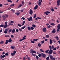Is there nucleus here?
Segmentation results:
<instances>
[{
	"label": "nucleus",
	"mask_w": 60,
	"mask_h": 60,
	"mask_svg": "<svg viewBox=\"0 0 60 60\" xmlns=\"http://www.w3.org/2000/svg\"><path fill=\"white\" fill-rule=\"evenodd\" d=\"M41 56L42 57H43L44 58H45L46 56V55L43 53H41Z\"/></svg>",
	"instance_id": "f257e3e1"
},
{
	"label": "nucleus",
	"mask_w": 60,
	"mask_h": 60,
	"mask_svg": "<svg viewBox=\"0 0 60 60\" xmlns=\"http://www.w3.org/2000/svg\"><path fill=\"white\" fill-rule=\"evenodd\" d=\"M27 19L28 20V21H32L33 20V17H30V18H27Z\"/></svg>",
	"instance_id": "f03ea898"
},
{
	"label": "nucleus",
	"mask_w": 60,
	"mask_h": 60,
	"mask_svg": "<svg viewBox=\"0 0 60 60\" xmlns=\"http://www.w3.org/2000/svg\"><path fill=\"white\" fill-rule=\"evenodd\" d=\"M57 5L58 6H59L60 5V0H57Z\"/></svg>",
	"instance_id": "7ed1b4c3"
},
{
	"label": "nucleus",
	"mask_w": 60,
	"mask_h": 60,
	"mask_svg": "<svg viewBox=\"0 0 60 60\" xmlns=\"http://www.w3.org/2000/svg\"><path fill=\"white\" fill-rule=\"evenodd\" d=\"M46 28L45 27H44L42 29V30L43 31V32H45L46 31Z\"/></svg>",
	"instance_id": "20e7f679"
},
{
	"label": "nucleus",
	"mask_w": 60,
	"mask_h": 60,
	"mask_svg": "<svg viewBox=\"0 0 60 60\" xmlns=\"http://www.w3.org/2000/svg\"><path fill=\"white\" fill-rule=\"evenodd\" d=\"M33 13V11L31 9H30V15H32Z\"/></svg>",
	"instance_id": "39448f33"
},
{
	"label": "nucleus",
	"mask_w": 60,
	"mask_h": 60,
	"mask_svg": "<svg viewBox=\"0 0 60 60\" xmlns=\"http://www.w3.org/2000/svg\"><path fill=\"white\" fill-rule=\"evenodd\" d=\"M38 5H37L35 7H34V10H36L38 9Z\"/></svg>",
	"instance_id": "423d86ee"
},
{
	"label": "nucleus",
	"mask_w": 60,
	"mask_h": 60,
	"mask_svg": "<svg viewBox=\"0 0 60 60\" xmlns=\"http://www.w3.org/2000/svg\"><path fill=\"white\" fill-rule=\"evenodd\" d=\"M53 52V50H52L51 49L49 51V54H52Z\"/></svg>",
	"instance_id": "0eeeda50"
},
{
	"label": "nucleus",
	"mask_w": 60,
	"mask_h": 60,
	"mask_svg": "<svg viewBox=\"0 0 60 60\" xmlns=\"http://www.w3.org/2000/svg\"><path fill=\"white\" fill-rule=\"evenodd\" d=\"M49 56L50 57V59H51L53 57V56H52V55L51 54H49Z\"/></svg>",
	"instance_id": "6e6552de"
},
{
	"label": "nucleus",
	"mask_w": 60,
	"mask_h": 60,
	"mask_svg": "<svg viewBox=\"0 0 60 60\" xmlns=\"http://www.w3.org/2000/svg\"><path fill=\"white\" fill-rule=\"evenodd\" d=\"M8 30V29H5V30L4 31V33L5 34H7Z\"/></svg>",
	"instance_id": "1a4fd4ad"
},
{
	"label": "nucleus",
	"mask_w": 60,
	"mask_h": 60,
	"mask_svg": "<svg viewBox=\"0 0 60 60\" xmlns=\"http://www.w3.org/2000/svg\"><path fill=\"white\" fill-rule=\"evenodd\" d=\"M57 28L58 29H60V24H58V25L57 26Z\"/></svg>",
	"instance_id": "9d476101"
},
{
	"label": "nucleus",
	"mask_w": 60,
	"mask_h": 60,
	"mask_svg": "<svg viewBox=\"0 0 60 60\" xmlns=\"http://www.w3.org/2000/svg\"><path fill=\"white\" fill-rule=\"evenodd\" d=\"M15 47V46H12V45H11V48L12 49H15L14 48Z\"/></svg>",
	"instance_id": "9b49d317"
},
{
	"label": "nucleus",
	"mask_w": 60,
	"mask_h": 60,
	"mask_svg": "<svg viewBox=\"0 0 60 60\" xmlns=\"http://www.w3.org/2000/svg\"><path fill=\"white\" fill-rule=\"evenodd\" d=\"M51 10L52 11V12H53L54 11V9H53V8L52 7L51 8Z\"/></svg>",
	"instance_id": "f8f14e48"
},
{
	"label": "nucleus",
	"mask_w": 60,
	"mask_h": 60,
	"mask_svg": "<svg viewBox=\"0 0 60 60\" xmlns=\"http://www.w3.org/2000/svg\"><path fill=\"white\" fill-rule=\"evenodd\" d=\"M56 32V30L55 29H54L52 31V33H54Z\"/></svg>",
	"instance_id": "ddd939ff"
},
{
	"label": "nucleus",
	"mask_w": 60,
	"mask_h": 60,
	"mask_svg": "<svg viewBox=\"0 0 60 60\" xmlns=\"http://www.w3.org/2000/svg\"><path fill=\"white\" fill-rule=\"evenodd\" d=\"M11 32L13 33H15V30L14 29H13L12 30Z\"/></svg>",
	"instance_id": "4468645a"
},
{
	"label": "nucleus",
	"mask_w": 60,
	"mask_h": 60,
	"mask_svg": "<svg viewBox=\"0 0 60 60\" xmlns=\"http://www.w3.org/2000/svg\"><path fill=\"white\" fill-rule=\"evenodd\" d=\"M12 41V40L11 39V38H10V39L8 40V42H11Z\"/></svg>",
	"instance_id": "2eb2a0df"
},
{
	"label": "nucleus",
	"mask_w": 60,
	"mask_h": 60,
	"mask_svg": "<svg viewBox=\"0 0 60 60\" xmlns=\"http://www.w3.org/2000/svg\"><path fill=\"white\" fill-rule=\"evenodd\" d=\"M55 38L57 40H59V38L58 37L56 36V37H55Z\"/></svg>",
	"instance_id": "dca6fc26"
},
{
	"label": "nucleus",
	"mask_w": 60,
	"mask_h": 60,
	"mask_svg": "<svg viewBox=\"0 0 60 60\" xmlns=\"http://www.w3.org/2000/svg\"><path fill=\"white\" fill-rule=\"evenodd\" d=\"M2 17L4 19V20H5L6 19V17H5V16L4 15H3Z\"/></svg>",
	"instance_id": "f3484780"
},
{
	"label": "nucleus",
	"mask_w": 60,
	"mask_h": 60,
	"mask_svg": "<svg viewBox=\"0 0 60 60\" xmlns=\"http://www.w3.org/2000/svg\"><path fill=\"white\" fill-rule=\"evenodd\" d=\"M46 60H50L49 57V56L47 57L46 58Z\"/></svg>",
	"instance_id": "a211bd4d"
},
{
	"label": "nucleus",
	"mask_w": 60,
	"mask_h": 60,
	"mask_svg": "<svg viewBox=\"0 0 60 60\" xmlns=\"http://www.w3.org/2000/svg\"><path fill=\"white\" fill-rule=\"evenodd\" d=\"M38 46H39V47H41V44H40V43H38Z\"/></svg>",
	"instance_id": "6ab92c4d"
},
{
	"label": "nucleus",
	"mask_w": 60,
	"mask_h": 60,
	"mask_svg": "<svg viewBox=\"0 0 60 60\" xmlns=\"http://www.w3.org/2000/svg\"><path fill=\"white\" fill-rule=\"evenodd\" d=\"M25 38H23V39H21L19 41H22L25 40Z\"/></svg>",
	"instance_id": "aec40b11"
},
{
	"label": "nucleus",
	"mask_w": 60,
	"mask_h": 60,
	"mask_svg": "<svg viewBox=\"0 0 60 60\" xmlns=\"http://www.w3.org/2000/svg\"><path fill=\"white\" fill-rule=\"evenodd\" d=\"M52 60H55L56 59V58L54 57H52L51 59Z\"/></svg>",
	"instance_id": "412c9836"
},
{
	"label": "nucleus",
	"mask_w": 60,
	"mask_h": 60,
	"mask_svg": "<svg viewBox=\"0 0 60 60\" xmlns=\"http://www.w3.org/2000/svg\"><path fill=\"white\" fill-rule=\"evenodd\" d=\"M27 27H28V30H30L31 28L30 27V26H28Z\"/></svg>",
	"instance_id": "4be33fe9"
},
{
	"label": "nucleus",
	"mask_w": 60,
	"mask_h": 60,
	"mask_svg": "<svg viewBox=\"0 0 60 60\" xmlns=\"http://www.w3.org/2000/svg\"><path fill=\"white\" fill-rule=\"evenodd\" d=\"M38 56H39V57H40L41 56V53H39V54L38 55Z\"/></svg>",
	"instance_id": "5701e85b"
},
{
	"label": "nucleus",
	"mask_w": 60,
	"mask_h": 60,
	"mask_svg": "<svg viewBox=\"0 0 60 60\" xmlns=\"http://www.w3.org/2000/svg\"><path fill=\"white\" fill-rule=\"evenodd\" d=\"M8 40H7L6 41L5 44H7L8 43Z\"/></svg>",
	"instance_id": "b1692460"
},
{
	"label": "nucleus",
	"mask_w": 60,
	"mask_h": 60,
	"mask_svg": "<svg viewBox=\"0 0 60 60\" xmlns=\"http://www.w3.org/2000/svg\"><path fill=\"white\" fill-rule=\"evenodd\" d=\"M50 25H52L53 26H54L55 25V24H54V23H50Z\"/></svg>",
	"instance_id": "393cba45"
},
{
	"label": "nucleus",
	"mask_w": 60,
	"mask_h": 60,
	"mask_svg": "<svg viewBox=\"0 0 60 60\" xmlns=\"http://www.w3.org/2000/svg\"><path fill=\"white\" fill-rule=\"evenodd\" d=\"M0 42L1 44H3L4 41H0Z\"/></svg>",
	"instance_id": "a878e982"
},
{
	"label": "nucleus",
	"mask_w": 60,
	"mask_h": 60,
	"mask_svg": "<svg viewBox=\"0 0 60 60\" xmlns=\"http://www.w3.org/2000/svg\"><path fill=\"white\" fill-rule=\"evenodd\" d=\"M28 57H29L28 56L26 55V56H25V58H26V59H28Z\"/></svg>",
	"instance_id": "bb28decb"
},
{
	"label": "nucleus",
	"mask_w": 60,
	"mask_h": 60,
	"mask_svg": "<svg viewBox=\"0 0 60 60\" xmlns=\"http://www.w3.org/2000/svg\"><path fill=\"white\" fill-rule=\"evenodd\" d=\"M23 22L22 23V26L24 25V24H25V21H23Z\"/></svg>",
	"instance_id": "cd10ccee"
},
{
	"label": "nucleus",
	"mask_w": 60,
	"mask_h": 60,
	"mask_svg": "<svg viewBox=\"0 0 60 60\" xmlns=\"http://www.w3.org/2000/svg\"><path fill=\"white\" fill-rule=\"evenodd\" d=\"M40 51H41V52H44V51L43 50L41 49H40Z\"/></svg>",
	"instance_id": "c85d7f7f"
},
{
	"label": "nucleus",
	"mask_w": 60,
	"mask_h": 60,
	"mask_svg": "<svg viewBox=\"0 0 60 60\" xmlns=\"http://www.w3.org/2000/svg\"><path fill=\"white\" fill-rule=\"evenodd\" d=\"M50 44H51L52 43V41L51 39L50 40Z\"/></svg>",
	"instance_id": "c756f323"
},
{
	"label": "nucleus",
	"mask_w": 60,
	"mask_h": 60,
	"mask_svg": "<svg viewBox=\"0 0 60 60\" xmlns=\"http://www.w3.org/2000/svg\"><path fill=\"white\" fill-rule=\"evenodd\" d=\"M38 39H33V41H37L38 40Z\"/></svg>",
	"instance_id": "7c9ffc66"
},
{
	"label": "nucleus",
	"mask_w": 60,
	"mask_h": 60,
	"mask_svg": "<svg viewBox=\"0 0 60 60\" xmlns=\"http://www.w3.org/2000/svg\"><path fill=\"white\" fill-rule=\"evenodd\" d=\"M7 27H8V26L7 25H5L4 26V28H6Z\"/></svg>",
	"instance_id": "2f4dec72"
},
{
	"label": "nucleus",
	"mask_w": 60,
	"mask_h": 60,
	"mask_svg": "<svg viewBox=\"0 0 60 60\" xmlns=\"http://www.w3.org/2000/svg\"><path fill=\"white\" fill-rule=\"evenodd\" d=\"M12 30V29H10L8 31V32L9 33H10L11 31V30Z\"/></svg>",
	"instance_id": "473e14b6"
},
{
	"label": "nucleus",
	"mask_w": 60,
	"mask_h": 60,
	"mask_svg": "<svg viewBox=\"0 0 60 60\" xmlns=\"http://www.w3.org/2000/svg\"><path fill=\"white\" fill-rule=\"evenodd\" d=\"M41 3L38 2V6H40L41 5Z\"/></svg>",
	"instance_id": "72a5a7b5"
},
{
	"label": "nucleus",
	"mask_w": 60,
	"mask_h": 60,
	"mask_svg": "<svg viewBox=\"0 0 60 60\" xmlns=\"http://www.w3.org/2000/svg\"><path fill=\"white\" fill-rule=\"evenodd\" d=\"M11 54L12 56H15V55L13 53H11Z\"/></svg>",
	"instance_id": "f704fd0d"
},
{
	"label": "nucleus",
	"mask_w": 60,
	"mask_h": 60,
	"mask_svg": "<svg viewBox=\"0 0 60 60\" xmlns=\"http://www.w3.org/2000/svg\"><path fill=\"white\" fill-rule=\"evenodd\" d=\"M44 42V40H43L41 42V43L42 44H43Z\"/></svg>",
	"instance_id": "c9c22d12"
},
{
	"label": "nucleus",
	"mask_w": 60,
	"mask_h": 60,
	"mask_svg": "<svg viewBox=\"0 0 60 60\" xmlns=\"http://www.w3.org/2000/svg\"><path fill=\"white\" fill-rule=\"evenodd\" d=\"M49 49H48V50H47L46 51H45V52L46 53H48V52L49 51Z\"/></svg>",
	"instance_id": "e433bc0d"
},
{
	"label": "nucleus",
	"mask_w": 60,
	"mask_h": 60,
	"mask_svg": "<svg viewBox=\"0 0 60 60\" xmlns=\"http://www.w3.org/2000/svg\"><path fill=\"white\" fill-rule=\"evenodd\" d=\"M6 56L5 55H3L2 56V58H4V57H6Z\"/></svg>",
	"instance_id": "4c0bfd02"
},
{
	"label": "nucleus",
	"mask_w": 60,
	"mask_h": 60,
	"mask_svg": "<svg viewBox=\"0 0 60 60\" xmlns=\"http://www.w3.org/2000/svg\"><path fill=\"white\" fill-rule=\"evenodd\" d=\"M20 14V12L18 13V12H17V13L16 14L18 16Z\"/></svg>",
	"instance_id": "58836bf2"
},
{
	"label": "nucleus",
	"mask_w": 60,
	"mask_h": 60,
	"mask_svg": "<svg viewBox=\"0 0 60 60\" xmlns=\"http://www.w3.org/2000/svg\"><path fill=\"white\" fill-rule=\"evenodd\" d=\"M22 6V4H20V5H19V6L18 7L19 8H20L21 6Z\"/></svg>",
	"instance_id": "ea45409f"
},
{
	"label": "nucleus",
	"mask_w": 60,
	"mask_h": 60,
	"mask_svg": "<svg viewBox=\"0 0 60 60\" xmlns=\"http://www.w3.org/2000/svg\"><path fill=\"white\" fill-rule=\"evenodd\" d=\"M32 26H33V27H36V26L35 25H34V24H33L32 25Z\"/></svg>",
	"instance_id": "a19ab883"
},
{
	"label": "nucleus",
	"mask_w": 60,
	"mask_h": 60,
	"mask_svg": "<svg viewBox=\"0 0 60 60\" xmlns=\"http://www.w3.org/2000/svg\"><path fill=\"white\" fill-rule=\"evenodd\" d=\"M30 51V53H32V52H33V51H34V50H33V49H32Z\"/></svg>",
	"instance_id": "79ce46f5"
},
{
	"label": "nucleus",
	"mask_w": 60,
	"mask_h": 60,
	"mask_svg": "<svg viewBox=\"0 0 60 60\" xmlns=\"http://www.w3.org/2000/svg\"><path fill=\"white\" fill-rule=\"evenodd\" d=\"M26 27V26H24L23 27H22L21 29H23Z\"/></svg>",
	"instance_id": "37998d69"
},
{
	"label": "nucleus",
	"mask_w": 60,
	"mask_h": 60,
	"mask_svg": "<svg viewBox=\"0 0 60 60\" xmlns=\"http://www.w3.org/2000/svg\"><path fill=\"white\" fill-rule=\"evenodd\" d=\"M7 1L10 2H11V3L12 2L11 0H8Z\"/></svg>",
	"instance_id": "c03bdc74"
},
{
	"label": "nucleus",
	"mask_w": 60,
	"mask_h": 60,
	"mask_svg": "<svg viewBox=\"0 0 60 60\" xmlns=\"http://www.w3.org/2000/svg\"><path fill=\"white\" fill-rule=\"evenodd\" d=\"M30 42H31V43H35L34 41H33L32 40H30Z\"/></svg>",
	"instance_id": "a18cd8bd"
},
{
	"label": "nucleus",
	"mask_w": 60,
	"mask_h": 60,
	"mask_svg": "<svg viewBox=\"0 0 60 60\" xmlns=\"http://www.w3.org/2000/svg\"><path fill=\"white\" fill-rule=\"evenodd\" d=\"M16 52V51H14L13 52V53L15 55Z\"/></svg>",
	"instance_id": "49530a36"
},
{
	"label": "nucleus",
	"mask_w": 60,
	"mask_h": 60,
	"mask_svg": "<svg viewBox=\"0 0 60 60\" xmlns=\"http://www.w3.org/2000/svg\"><path fill=\"white\" fill-rule=\"evenodd\" d=\"M36 14H35V15H34V18H35L36 17Z\"/></svg>",
	"instance_id": "de8ad7c7"
},
{
	"label": "nucleus",
	"mask_w": 60,
	"mask_h": 60,
	"mask_svg": "<svg viewBox=\"0 0 60 60\" xmlns=\"http://www.w3.org/2000/svg\"><path fill=\"white\" fill-rule=\"evenodd\" d=\"M5 16H6V18H8V15H7V14H5Z\"/></svg>",
	"instance_id": "09e8293b"
},
{
	"label": "nucleus",
	"mask_w": 60,
	"mask_h": 60,
	"mask_svg": "<svg viewBox=\"0 0 60 60\" xmlns=\"http://www.w3.org/2000/svg\"><path fill=\"white\" fill-rule=\"evenodd\" d=\"M30 28L31 29V30H33L34 29V28L33 27H30Z\"/></svg>",
	"instance_id": "8fccbe9b"
},
{
	"label": "nucleus",
	"mask_w": 60,
	"mask_h": 60,
	"mask_svg": "<svg viewBox=\"0 0 60 60\" xmlns=\"http://www.w3.org/2000/svg\"><path fill=\"white\" fill-rule=\"evenodd\" d=\"M44 14L46 15H48V14L47 12H44Z\"/></svg>",
	"instance_id": "3c124183"
},
{
	"label": "nucleus",
	"mask_w": 60,
	"mask_h": 60,
	"mask_svg": "<svg viewBox=\"0 0 60 60\" xmlns=\"http://www.w3.org/2000/svg\"><path fill=\"white\" fill-rule=\"evenodd\" d=\"M38 2L41 3L42 2V0H39Z\"/></svg>",
	"instance_id": "603ef678"
},
{
	"label": "nucleus",
	"mask_w": 60,
	"mask_h": 60,
	"mask_svg": "<svg viewBox=\"0 0 60 60\" xmlns=\"http://www.w3.org/2000/svg\"><path fill=\"white\" fill-rule=\"evenodd\" d=\"M32 55L33 56H36V55L35 54H34L33 53H32Z\"/></svg>",
	"instance_id": "864d4df0"
},
{
	"label": "nucleus",
	"mask_w": 60,
	"mask_h": 60,
	"mask_svg": "<svg viewBox=\"0 0 60 60\" xmlns=\"http://www.w3.org/2000/svg\"><path fill=\"white\" fill-rule=\"evenodd\" d=\"M4 26V25H0V26L1 27H3Z\"/></svg>",
	"instance_id": "5fc2aeb1"
},
{
	"label": "nucleus",
	"mask_w": 60,
	"mask_h": 60,
	"mask_svg": "<svg viewBox=\"0 0 60 60\" xmlns=\"http://www.w3.org/2000/svg\"><path fill=\"white\" fill-rule=\"evenodd\" d=\"M56 52H53V53L55 54H56Z\"/></svg>",
	"instance_id": "6e6d98bb"
},
{
	"label": "nucleus",
	"mask_w": 60,
	"mask_h": 60,
	"mask_svg": "<svg viewBox=\"0 0 60 60\" xmlns=\"http://www.w3.org/2000/svg\"><path fill=\"white\" fill-rule=\"evenodd\" d=\"M11 11H12L14 13L15 12V10L13 9H12L11 10Z\"/></svg>",
	"instance_id": "4d7b16f0"
},
{
	"label": "nucleus",
	"mask_w": 60,
	"mask_h": 60,
	"mask_svg": "<svg viewBox=\"0 0 60 60\" xmlns=\"http://www.w3.org/2000/svg\"><path fill=\"white\" fill-rule=\"evenodd\" d=\"M46 38H48L49 37V36L48 35H47L46 36Z\"/></svg>",
	"instance_id": "13d9d810"
},
{
	"label": "nucleus",
	"mask_w": 60,
	"mask_h": 60,
	"mask_svg": "<svg viewBox=\"0 0 60 60\" xmlns=\"http://www.w3.org/2000/svg\"><path fill=\"white\" fill-rule=\"evenodd\" d=\"M5 37H9V35H5Z\"/></svg>",
	"instance_id": "bf43d9fd"
},
{
	"label": "nucleus",
	"mask_w": 60,
	"mask_h": 60,
	"mask_svg": "<svg viewBox=\"0 0 60 60\" xmlns=\"http://www.w3.org/2000/svg\"><path fill=\"white\" fill-rule=\"evenodd\" d=\"M32 53H36V52L35 51H33Z\"/></svg>",
	"instance_id": "052dcab7"
},
{
	"label": "nucleus",
	"mask_w": 60,
	"mask_h": 60,
	"mask_svg": "<svg viewBox=\"0 0 60 60\" xmlns=\"http://www.w3.org/2000/svg\"><path fill=\"white\" fill-rule=\"evenodd\" d=\"M49 48L50 50H52V47L51 46H49Z\"/></svg>",
	"instance_id": "680f3d73"
},
{
	"label": "nucleus",
	"mask_w": 60,
	"mask_h": 60,
	"mask_svg": "<svg viewBox=\"0 0 60 60\" xmlns=\"http://www.w3.org/2000/svg\"><path fill=\"white\" fill-rule=\"evenodd\" d=\"M21 19H22L23 20H24L25 19V18L23 17L21 18Z\"/></svg>",
	"instance_id": "e2e57ef3"
},
{
	"label": "nucleus",
	"mask_w": 60,
	"mask_h": 60,
	"mask_svg": "<svg viewBox=\"0 0 60 60\" xmlns=\"http://www.w3.org/2000/svg\"><path fill=\"white\" fill-rule=\"evenodd\" d=\"M24 1H22V4L21 5H24V4H24Z\"/></svg>",
	"instance_id": "0e129e2a"
},
{
	"label": "nucleus",
	"mask_w": 60,
	"mask_h": 60,
	"mask_svg": "<svg viewBox=\"0 0 60 60\" xmlns=\"http://www.w3.org/2000/svg\"><path fill=\"white\" fill-rule=\"evenodd\" d=\"M9 54L8 53H5V55H6V56H8Z\"/></svg>",
	"instance_id": "69168bd1"
},
{
	"label": "nucleus",
	"mask_w": 60,
	"mask_h": 60,
	"mask_svg": "<svg viewBox=\"0 0 60 60\" xmlns=\"http://www.w3.org/2000/svg\"><path fill=\"white\" fill-rule=\"evenodd\" d=\"M7 23H8V22H5V25H7Z\"/></svg>",
	"instance_id": "338daca9"
},
{
	"label": "nucleus",
	"mask_w": 60,
	"mask_h": 60,
	"mask_svg": "<svg viewBox=\"0 0 60 60\" xmlns=\"http://www.w3.org/2000/svg\"><path fill=\"white\" fill-rule=\"evenodd\" d=\"M16 31L17 32H18L19 31V30L18 29H17L16 30Z\"/></svg>",
	"instance_id": "774afa93"
}]
</instances>
